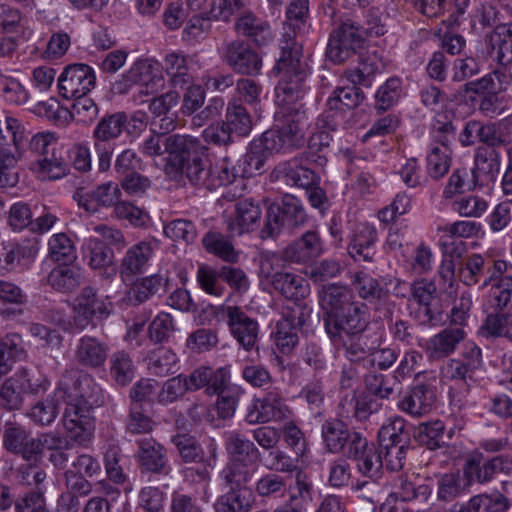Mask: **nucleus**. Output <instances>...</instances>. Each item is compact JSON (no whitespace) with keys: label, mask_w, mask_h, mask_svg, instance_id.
<instances>
[{"label":"nucleus","mask_w":512,"mask_h":512,"mask_svg":"<svg viewBox=\"0 0 512 512\" xmlns=\"http://www.w3.org/2000/svg\"><path fill=\"white\" fill-rule=\"evenodd\" d=\"M172 146L182 149L186 153L185 177L190 184L208 190H215L222 186L234 183L238 178L244 177L241 164L236 165L233 160L225 156L214 165L210 163L207 148L199 139L175 138Z\"/></svg>","instance_id":"1"},{"label":"nucleus","mask_w":512,"mask_h":512,"mask_svg":"<svg viewBox=\"0 0 512 512\" xmlns=\"http://www.w3.org/2000/svg\"><path fill=\"white\" fill-rule=\"evenodd\" d=\"M279 45L281 54L274 67L279 76L276 96L280 105L289 106L304 97L310 69L302 59V45L295 40L293 31L286 32Z\"/></svg>","instance_id":"2"},{"label":"nucleus","mask_w":512,"mask_h":512,"mask_svg":"<svg viewBox=\"0 0 512 512\" xmlns=\"http://www.w3.org/2000/svg\"><path fill=\"white\" fill-rule=\"evenodd\" d=\"M318 299L324 311L326 332L345 324L350 329L351 326L359 325L360 318L369 315L367 305L355 301L352 291L345 285L332 283L323 286L318 292Z\"/></svg>","instance_id":"3"},{"label":"nucleus","mask_w":512,"mask_h":512,"mask_svg":"<svg viewBox=\"0 0 512 512\" xmlns=\"http://www.w3.org/2000/svg\"><path fill=\"white\" fill-rule=\"evenodd\" d=\"M202 314L215 317L217 322H224L233 338L246 351L252 350L258 340L259 324L237 305L207 304Z\"/></svg>","instance_id":"4"},{"label":"nucleus","mask_w":512,"mask_h":512,"mask_svg":"<svg viewBox=\"0 0 512 512\" xmlns=\"http://www.w3.org/2000/svg\"><path fill=\"white\" fill-rule=\"evenodd\" d=\"M5 131L6 134H2V187H14L19 181L17 163L23 154L26 127L19 117L5 114Z\"/></svg>","instance_id":"5"},{"label":"nucleus","mask_w":512,"mask_h":512,"mask_svg":"<svg viewBox=\"0 0 512 512\" xmlns=\"http://www.w3.org/2000/svg\"><path fill=\"white\" fill-rule=\"evenodd\" d=\"M307 221L306 211L301 201L291 194H285L279 204H271L266 212L261 237H275L283 229L294 231Z\"/></svg>","instance_id":"6"},{"label":"nucleus","mask_w":512,"mask_h":512,"mask_svg":"<svg viewBox=\"0 0 512 512\" xmlns=\"http://www.w3.org/2000/svg\"><path fill=\"white\" fill-rule=\"evenodd\" d=\"M364 43L362 26L347 19L331 31L326 55L333 63L342 64L356 55L364 47Z\"/></svg>","instance_id":"7"},{"label":"nucleus","mask_w":512,"mask_h":512,"mask_svg":"<svg viewBox=\"0 0 512 512\" xmlns=\"http://www.w3.org/2000/svg\"><path fill=\"white\" fill-rule=\"evenodd\" d=\"M508 263L505 260L493 257L489 253H473L467 257L460 270V278L464 285H479L485 290L498 276L505 274Z\"/></svg>","instance_id":"8"},{"label":"nucleus","mask_w":512,"mask_h":512,"mask_svg":"<svg viewBox=\"0 0 512 512\" xmlns=\"http://www.w3.org/2000/svg\"><path fill=\"white\" fill-rule=\"evenodd\" d=\"M112 307V303L107 298L98 296L94 287H83L71 307L76 331L82 332L90 325L95 326L94 319L98 321L107 319L112 313Z\"/></svg>","instance_id":"9"},{"label":"nucleus","mask_w":512,"mask_h":512,"mask_svg":"<svg viewBox=\"0 0 512 512\" xmlns=\"http://www.w3.org/2000/svg\"><path fill=\"white\" fill-rule=\"evenodd\" d=\"M463 474L468 484H487L498 475L512 474V456L501 454L484 460L483 454H470L463 465Z\"/></svg>","instance_id":"10"},{"label":"nucleus","mask_w":512,"mask_h":512,"mask_svg":"<svg viewBox=\"0 0 512 512\" xmlns=\"http://www.w3.org/2000/svg\"><path fill=\"white\" fill-rule=\"evenodd\" d=\"M57 399H69L93 408L102 403L103 394L100 386L89 374L74 378L73 373L65 374L55 390Z\"/></svg>","instance_id":"11"},{"label":"nucleus","mask_w":512,"mask_h":512,"mask_svg":"<svg viewBox=\"0 0 512 512\" xmlns=\"http://www.w3.org/2000/svg\"><path fill=\"white\" fill-rule=\"evenodd\" d=\"M369 323V315H367L360 318L357 326H351L348 329L345 324L326 333L335 347L344 350V355L350 362H360L368 354L370 355L372 350L367 346L363 337Z\"/></svg>","instance_id":"12"},{"label":"nucleus","mask_w":512,"mask_h":512,"mask_svg":"<svg viewBox=\"0 0 512 512\" xmlns=\"http://www.w3.org/2000/svg\"><path fill=\"white\" fill-rule=\"evenodd\" d=\"M365 99L364 92L358 86L337 87L327 100L326 110L319 121L321 127L335 131L343 123L345 111L343 108L354 109Z\"/></svg>","instance_id":"13"},{"label":"nucleus","mask_w":512,"mask_h":512,"mask_svg":"<svg viewBox=\"0 0 512 512\" xmlns=\"http://www.w3.org/2000/svg\"><path fill=\"white\" fill-rule=\"evenodd\" d=\"M95 85L94 69L83 63L67 65L57 81L60 96L67 100L87 96Z\"/></svg>","instance_id":"14"},{"label":"nucleus","mask_w":512,"mask_h":512,"mask_svg":"<svg viewBox=\"0 0 512 512\" xmlns=\"http://www.w3.org/2000/svg\"><path fill=\"white\" fill-rule=\"evenodd\" d=\"M292 411L285 402L279 388L269 390L263 397L256 398L248 407L245 420L248 424L279 422L287 419Z\"/></svg>","instance_id":"15"},{"label":"nucleus","mask_w":512,"mask_h":512,"mask_svg":"<svg viewBox=\"0 0 512 512\" xmlns=\"http://www.w3.org/2000/svg\"><path fill=\"white\" fill-rule=\"evenodd\" d=\"M221 59L234 72L242 75H258L262 68L260 55L249 44L240 39L223 44Z\"/></svg>","instance_id":"16"},{"label":"nucleus","mask_w":512,"mask_h":512,"mask_svg":"<svg viewBox=\"0 0 512 512\" xmlns=\"http://www.w3.org/2000/svg\"><path fill=\"white\" fill-rule=\"evenodd\" d=\"M66 407L63 413V426L70 439L81 445L87 444L94 429L91 407L69 399H61Z\"/></svg>","instance_id":"17"},{"label":"nucleus","mask_w":512,"mask_h":512,"mask_svg":"<svg viewBox=\"0 0 512 512\" xmlns=\"http://www.w3.org/2000/svg\"><path fill=\"white\" fill-rule=\"evenodd\" d=\"M257 144L268 154L287 152L304 145V132L300 125V118L291 121L278 129L265 131L258 139Z\"/></svg>","instance_id":"18"},{"label":"nucleus","mask_w":512,"mask_h":512,"mask_svg":"<svg viewBox=\"0 0 512 512\" xmlns=\"http://www.w3.org/2000/svg\"><path fill=\"white\" fill-rule=\"evenodd\" d=\"M83 261L87 266L98 271L101 279L111 281L117 274L115 255L104 241L97 237H88L81 246Z\"/></svg>","instance_id":"19"},{"label":"nucleus","mask_w":512,"mask_h":512,"mask_svg":"<svg viewBox=\"0 0 512 512\" xmlns=\"http://www.w3.org/2000/svg\"><path fill=\"white\" fill-rule=\"evenodd\" d=\"M46 389L47 387L43 384L31 385L27 377V370L20 368L2 384V408L19 409L24 393L38 394Z\"/></svg>","instance_id":"20"},{"label":"nucleus","mask_w":512,"mask_h":512,"mask_svg":"<svg viewBox=\"0 0 512 512\" xmlns=\"http://www.w3.org/2000/svg\"><path fill=\"white\" fill-rule=\"evenodd\" d=\"M305 155L295 157L291 160L280 163L274 173L277 178L283 179L288 185L303 189H309L319 184L320 177L307 165Z\"/></svg>","instance_id":"21"},{"label":"nucleus","mask_w":512,"mask_h":512,"mask_svg":"<svg viewBox=\"0 0 512 512\" xmlns=\"http://www.w3.org/2000/svg\"><path fill=\"white\" fill-rule=\"evenodd\" d=\"M377 230L368 223L356 226L347 246L348 254L356 262L372 263L375 261Z\"/></svg>","instance_id":"22"},{"label":"nucleus","mask_w":512,"mask_h":512,"mask_svg":"<svg viewBox=\"0 0 512 512\" xmlns=\"http://www.w3.org/2000/svg\"><path fill=\"white\" fill-rule=\"evenodd\" d=\"M462 426H454L446 430L445 423L439 419L419 423L413 432V437L421 446L429 450H437L448 446L447 440H451L456 430Z\"/></svg>","instance_id":"23"},{"label":"nucleus","mask_w":512,"mask_h":512,"mask_svg":"<svg viewBox=\"0 0 512 512\" xmlns=\"http://www.w3.org/2000/svg\"><path fill=\"white\" fill-rule=\"evenodd\" d=\"M178 137L185 138L186 140L196 139L190 135L173 134L168 137H164L156 132H151V134L141 144L140 151L143 155L149 157L161 156L165 152L169 153V155H174L178 169L182 174H185L187 155L181 148L178 149L171 145L172 141H174L173 139Z\"/></svg>","instance_id":"24"},{"label":"nucleus","mask_w":512,"mask_h":512,"mask_svg":"<svg viewBox=\"0 0 512 512\" xmlns=\"http://www.w3.org/2000/svg\"><path fill=\"white\" fill-rule=\"evenodd\" d=\"M108 351L105 342L95 336L83 335L75 346L74 359L82 367L96 369L105 364Z\"/></svg>","instance_id":"25"},{"label":"nucleus","mask_w":512,"mask_h":512,"mask_svg":"<svg viewBox=\"0 0 512 512\" xmlns=\"http://www.w3.org/2000/svg\"><path fill=\"white\" fill-rule=\"evenodd\" d=\"M323 253V241L317 230H308L285 247V256L293 263L306 264Z\"/></svg>","instance_id":"26"},{"label":"nucleus","mask_w":512,"mask_h":512,"mask_svg":"<svg viewBox=\"0 0 512 512\" xmlns=\"http://www.w3.org/2000/svg\"><path fill=\"white\" fill-rule=\"evenodd\" d=\"M155 250L152 241L143 240L129 247L121 259L119 273L123 281L143 272Z\"/></svg>","instance_id":"27"},{"label":"nucleus","mask_w":512,"mask_h":512,"mask_svg":"<svg viewBox=\"0 0 512 512\" xmlns=\"http://www.w3.org/2000/svg\"><path fill=\"white\" fill-rule=\"evenodd\" d=\"M2 269L7 272H23L28 269L38 254L36 240L24 239L21 242L8 243L5 247Z\"/></svg>","instance_id":"28"},{"label":"nucleus","mask_w":512,"mask_h":512,"mask_svg":"<svg viewBox=\"0 0 512 512\" xmlns=\"http://www.w3.org/2000/svg\"><path fill=\"white\" fill-rule=\"evenodd\" d=\"M121 190L119 185L114 182H107L99 185L90 194L77 193L75 198L79 207L83 208L88 213H95L98 211V206L102 207H116L121 202Z\"/></svg>","instance_id":"29"},{"label":"nucleus","mask_w":512,"mask_h":512,"mask_svg":"<svg viewBox=\"0 0 512 512\" xmlns=\"http://www.w3.org/2000/svg\"><path fill=\"white\" fill-rule=\"evenodd\" d=\"M224 446L228 461L258 464L261 460V452L258 447L238 431L226 432Z\"/></svg>","instance_id":"30"},{"label":"nucleus","mask_w":512,"mask_h":512,"mask_svg":"<svg viewBox=\"0 0 512 512\" xmlns=\"http://www.w3.org/2000/svg\"><path fill=\"white\" fill-rule=\"evenodd\" d=\"M260 206L251 199L239 200L234 213L227 220V228L232 235L249 232L261 218Z\"/></svg>","instance_id":"31"},{"label":"nucleus","mask_w":512,"mask_h":512,"mask_svg":"<svg viewBox=\"0 0 512 512\" xmlns=\"http://www.w3.org/2000/svg\"><path fill=\"white\" fill-rule=\"evenodd\" d=\"M466 332L460 327H447L433 335L426 344V353L432 359H440L453 354L465 339Z\"/></svg>","instance_id":"32"},{"label":"nucleus","mask_w":512,"mask_h":512,"mask_svg":"<svg viewBox=\"0 0 512 512\" xmlns=\"http://www.w3.org/2000/svg\"><path fill=\"white\" fill-rule=\"evenodd\" d=\"M235 31L261 47L272 41L270 24L251 12L243 13L235 23Z\"/></svg>","instance_id":"33"},{"label":"nucleus","mask_w":512,"mask_h":512,"mask_svg":"<svg viewBox=\"0 0 512 512\" xmlns=\"http://www.w3.org/2000/svg\"><path fill=\"white\" fill-rule=\"evenodd\" d=\"M435 400L432 389L425 385L419 384L410 389L399 401L398 408L413 417H420L428 413Z\"/></svg>","instance_id":"34"},{"label":"nucleus","mask_w":512,"mask_h":512,"mask_svg":"<svg viewBox=\"0 0 512 512\" xmlns=\"http://www.w3.org/2000/svg\"><path fill=\"white\" fill-rule=\"evenodd\" d=\"M500 170V153L492 148L479 146L474 156V168L471 172L477 177L479 186L495 180Z\"/></svg>","instance_id":"35"},{"label":"nucleus","mask_w":512,"mask_h":512,"mask_svg":"<svg viewBox=\"0 0 512 512\" xmlns=\"http://www.w3.org/2000/svg\"><path fill=\"white\" fill-rule=\"evenodd\" d=\"M351 282L358 296L367 303L379 305L389 297V290L381 281L365 271L356 272Z\"/></svg>","instance_id":"36"},{"label":"nucleus","mask_w":512,"mask_h":512,"mask_svg":"<svg viewBox=\"0 0 512 512\" xmlns=\"http://www.w3.org/2000/svg\"><path fill=\"white\" fill-rule=\"evenodd\" d=\"M127 77L141 86L140 93L155 94L164 86L163 77L155 74V66L148 59L136 61L127 71Z\"/></svg>","instance_id":"37"},{"label":"nucleus","mask_w":512,"mask_h":512,"mask_svg":"<svg viewBox=\"0 0 512 512\" xmlns=\"http://www.w3.org/2000/svg\"><path fill=\"white\" fill-rule=\"evenodd\" d=\"M137 444V457L140 465L153 473L164 472L168 459L163 445L153 438L139 439Z\"/></svg>","instance_id":"38"},{"label":"nucleus","mask_w":512,"mask_h":512,"mask_svg":"<svg viewBox=\"0 0 512 512\" xmlns=\"http://www.w3.org/2000/svg\"><path fill=\"white\" fill-rule=\"evenodd\" d=\"M169 286L167 274L156 273L138 278L128 292L129 300L134 304H142L160 291L165 292Z\"/></svg>","instance_id":"39"},{"label":"nucleus","mask_w":512,"mask_h":512,"mask_svg":"<svg viewBox=\"0 0 512 512\" xmlns=\"http://www.w3.org/2000/svg\"><path fill=\"white\" fill-rule=\"evenodd\" d=\"M81 269L67 263L58 264L47 275V284L55 291L63 294L74 292L82 282Z\"/></svg>","instance_id":"40"},{"label":"nucleus","mask_w":512,"mask_h":512,"mask_svg":"<svg viewBox=\"0 0 512 512\" xmlns=\"http://www.w3.org/2000/svg\"><path fill=\"white\" fill-rule=\"evenodd\" d=\"M253 464L245 462L227 461L220 472V477L225 485L232 491H253L249 484L252 482L256 469Z\"/></svg>","instance_id":"41"},{"label":"nucleus","mask_w":512,"mask_h":512,"mask_svg":"<svg viewBox=\"0 0 512 512\" xmlns=\"http://www.w3.org/2000/svg\"><path fill=\"white\" fill-rule=\"evenodd\" d=\"M271 283L275 290L292 301L304 299L309 294V283L302 276L283 272L274 275Z\"/></svg>","instance_id":"42"},{"label":"nucleus","mask_w":512,"mask_h":512,"mask_svg":"<svg viewBox=\"0 0 512 512\" xmlns=\"http://www.w3.org/2000/svg\"><path fill=\"white\" fill-rule=\"evenodd\" d=\"M127 122L128 118L124 112L105 115L93 130L92 137L94 143L112 144L111 141L117 139L122 134Z\"/></svg>","instance_id":"43"},{"label":"nucleus","mask_w":512,"mask_h":512,"mask_svg":"<svg viewBox=\"0 0 512 512\" xmlns=\"http://www.w3.org/2000/svg\"><path fill=\"white\" fill-rule=\"evenodd\" d=\"M378 442L380 447H409L410 435L406 430V421L400 416L389 418L378 431Z\"/></svg>","instance_id":"44"},{"label":"nucleus","mask_w":512,"mask_h":512,"mask_svg":"<svg viewBox=\"0 0 512 512\" xmlns=\"http://www.w3.org/2000/svg\"><path fill=\"white\" fill-rule=\"evenodd\" d=\"M63 147L60 145L51 152L39 158L35 169L43 179L56 180L64 177L69 171V165L63 157Z\"/></svg>","instance_id":"45"},{"label":"nucleus","mask_w":512,"mask_h":512,"mask_svg":"<svg viewBox=\"0 0 512 512\" xmlns=\"http://www.w3.org/2000/svg\"><path fill=\"white\" fill-rule=\"evenodd\" d=\"M224 123L232 135L238 137L248 136L253 127L251 115L237 100L228 103Z\"/></svg>","instance_id":"46"},{"label":"nucleus","mask_w":512,"mask_h":512,"mask_svg":"<svg viewBox=\"0 0 512 512\" xmlns=\"http://www.w3.org/2000/svg\"><path fill=\"white\" fill-rule=\"evenodd\" d=\"M164 69L169 77L170 85L182 89L193 80L189 71L187 57L180 53H169L164 58Z\"/></svg>","instance_id":"47"},{"label":"nucleus","mask_w":512,"mask_h":512,"mask_svg":"<svg viewBox=\"0 0 512 512\" xmlns=\"http://www.w3.org/2000/svg\"><path fill=\"white\" fill-rule=\"evenodd\" d=\"M352 430L347 423L338 418L330 417L321 426V438L324 448L329 453H336Z\"/></svg>","instance_id":"48"},{"label":"nucleus","mask_w":512,"mask_h":512,"mask_svg":"<svg viewBox=\"0 0 512 512\" xmlns=\"http://www.w3.org/2000/svg\"><path fill=\"white\" fill-rule=\"evenodd\" d=\"M20 22L21 14L19 10L2 6V56L16 49Z\"/></svg>","instance_id":"49"},{"label":"nucleus","mask_w":512,"mask_h":512,"mask_svg":"<svg viewBox=\"0 0 512 512\" xmlns=\"http://www.w3.org/2000/svg\"><path fill=\"white\" fill-rule=\"evenodd\" d=\"M403 81L398 76L389 77L375 93V109L383 113L393 108L403 96Z\"/></svg>","instance_id":"50"},{"label":"nucleus","mask_w":512,"mask_h":512,"mask_svg":"<svg viewBox=\"0 0 512 512\" xmlns=\"http://www.w3.org/2000/svg\"><path fill=\"white\" fill-rule=\"evenodd\" d=\"M253 491H232L219 496L214 505V512H249L254 504Z\"/></svg>","instance_id":"51"},{"label":"nucleus","mask_w":512,"mask_h":512,"mask_svg":"<svg viewBox=\"0 0 512 512\" xmlns=\"http://www.w3.org/2000/svg\"><path fill=\"white\" fill-rule=\"evenodd\" d=\"M452 164L451 147H438V145H429L426 156L427 174L435 180L444 177Z\"/></svg>","instance_id":"52"},{"label":"nucleus","mask_w":512,"mask_h":512,"mask_svg":"<svg viewBox=\"0 0 512 512\" xmlns=\"http://www.w3.org/2000/svg\"><path fill=\"white\" fill-rule=\"evenodd\" d=\"M492 55L502 66L512 63V24L498 25L491 36Z\"/></svg>","instance_id":"53"},{"label":"nucleus","mask_w":512,"mask_h":512,"mask_svg":"<svg viewBox=\"0 0 512 512\" xmlns=\"http://www.w3.org/2000/svg\"><path fill=\"white\" fill-rule=\"evenodd\" d=\"M487 299L497 310L512 309V276L502 274L488 285Z\"/></svg>","instance_id":"54"},{"label":"nucleus","mask_w":512,"mask_h":512,"mask_svg":"<svg viewBox=\"0 0 512 512\" xmlns=\"http://www.w3.org/2000/svg\"><path fill=\"white\" fill-rule=\"evenodd\" d=\"M26 302L27 296L18 285L2 281V318L22 315Z\"/></svg>","instance_id":"55"},{"label":"nucleus","mask_w":512,"mask_h":512,"mask_svg":"<svg viewBox=\"0 0 512 512\" xmlns=\"http://www.w3.org/2000/svg\"><path fill=\"white\" fill-rule=\"evenodd\" d=\"M254 491L262 499H281L288 491L287 480L275 472L265 473L256 481Z\"/></svg>","instance_id":"56"},{"label":"nucleus","mask_w":512,"mask_h":512,"mask_svg":"<svg viewBox=\"0 0 512 512\" xmlns=\"http://www.w3.org/2000/svg\"><path fill=\"white\" fill-rule=\"evenodd\" d=\"M146 361L151 374L163 377L174 373L173 369L178 362V357L170 348L160 347L150 351Z\"/></svg>","instance_id":"57"},{"label":"nucleus","mask_w":512,"mask_h":512,"mask_svg":"<svg viewBox=\"0 0 512 512\" xmlns=\"http://www.w3.org/2000/svg\"><path fill=\"white\" fill-rule=\"evenodd\" d=\"M452 210L465 218H481L488 210L489 203L477 194H463L451 204Z\"/></svg>","instance_id":"58"},{"label":"nucleus","mask_w":512,"mask_h":512,"mask_svg":"<svg viewBox=\"0 0 512 512\" xmlns=\"http://www.w3.org/2000/svg\"><path fill=\"white\" fill-rule=\"evenodd\" d=\"M196 281L199 287L211 296H223L226 288L222 280V267L216 269L212 266L201 264L196 272Z\"/></svg>","instance_id":"59"},{"label":"nucleus","mask_w":512,"mask_h":512,"mask_svg":"<svg viewBox=\"0 0 512 512\" xmlns=\"http://www.w3.org/2000/svg\"><path fill=\"white\" fill-rule=\"evenodd\" d=\"M479 185L477 177L466 168L455 169L450 175L448 182L443 190L445 199H453L456 194H462L465 191H471Z\"/></svg>","instance_id":"60"},{"label":"nucleus","mask_w":512,"mask_h":512,"mask_svg":"<svg viewBox=\"0 0 512 512\" xmlns=\"http://www.w3.org/2000/svg\"><path fill=\"white\" fill-rule=\"evenodd\" d=\"M135 374V366L130 355L125 351H116L110 357V375L117 384H129Z\"/></svg>","instance_id":"61"},{"label":"nucleus","mask_w":512,"mask_h":512,"mask_svg":"<svg viewBox=\"0 0 512 512\" xmlns=\"http://www.w3.org/2000/svg\"><path fill=\"white\" fill-rule=\"evenodd\" d=\"M48 256L54 262L68 263L76 259L73 241L65 233L53 234L48 241Z\"/></svg>","instance_id":"62"},{"label":"nucleus","mask_w":512,"mask_h":512,"mask_svg":"<svg viewBox=\"0 0 512 512\" xmlns=\"http://www.w3.org/2000/svg\"><path fill=\"white\" fill-rule=\"evenodd\" d=\"M469 512H506L508 499L499 492L474 495L467 502Z\"/></svg>","instance_id":"63"},{"label":"nucleus","mask_w":512,"mask_h":512,"mask_svg":"<svg viewBox=\"0 0 512 512\" xmlns=\"http://www.w3.org/2000/svg\"><path fill=\"white\" fill-rule=\"evenodd\" d=\"M207 252L218 256L226 262H236L238 255L233 244L218 232H208L202 239Z\"/></svg>","instance_id":"64"}]
</instances>
